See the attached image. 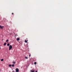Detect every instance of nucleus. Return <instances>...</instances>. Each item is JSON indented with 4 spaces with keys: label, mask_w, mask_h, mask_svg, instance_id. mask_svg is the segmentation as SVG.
Listing matches in <instances>:
<instances>
[{
    "label": "nucleus",
    "mask_w": 72,
    "mask_h": 72,
    "mask_svg": "<svg viewBox=\"0 0 72 72\" xmlns=\"http://www.w3.org/2000/svg\"><path fill=\"white\" fill-rule=\"evenodd\" d=\"M7 46H9V45H10V44H9V43H8L7 44Z\"/></svg>",
    "instance_id": "nucleus-9"
},
{
    "label": "nucleus",
    "mask_w": 72,
    "mask_h": 72,
    "mask_svg": "<svg viewBox=\"0 0 72 72\" xmlns=\"http://www.w3.org/2000/svg\"><path fill=\"white\" fill-rule=\"evenodd\" d=\"M35 72H37V71H35Z\"/></svg>",
    "instance_id": "nucleus-18"
},
{
    "label": "nucleus",
    "mask_w": 72,
    "mask_h": 72,
    "mask_svg": "<svg viewBox=\"0 0 72 72\" xmlns=\"http://www.w3.org/2000/svg\"><path fill=\"white\" fill-rule=\"evenodd\" d=\"M14 14V13H12V14Z\"/></svg>",
    "instance_id": "nucleus-17"
},
{
    "label": "nucleus",
    "mask_w": 72,
    "mask_h": 72,
    "mask_svg": "<svg viewBox=\"0 0 72 72\" xmlns=\"http://www.w3.org/2000/svg\"><path fill=\"white\" fill-rule=\"evenodd\" d=\"M25 58L26 59H28V57H26Z\"/></svg>",
    "instance_id": "nucleus-14"
},
{
    "label": "nucleus",
    "mask_w": 72,
    "mask_h": 72,
    "mask_svg": "<svg viewBox=\"0 0 72 72\" xmlns=\"http://www.w3.org/2000/svg\"><path fill=\"white\" fill-rule=\"evenodd\" d=\"M4 60V59H2L1 60V62H3V60Z\"/></svg>",
    "instance_id": "nucleus-7"
},
{
    "label": "nucleus",
    "mask_w": 72,
    "mask_h": 72,
    "mask_svg": "<svg viewBox=\"0 0 72 72\" xmlns=\"http://www.w3.org/2000/svg\"><path fill=\"white\" fill-rule=\"evenodd\" d=\"M12 63L14 64H15V62L13 61Z\"/></svg>",
    "instance_id": "nucleus-8"
},
{
    "label": "nucleus",
    "mask_w": 72,
    "mask_h": 72,
    "mask_svg": "<svg viewBox=\"0 0 72 72\" xmlns=\"http://www.w3.org/2000/svg\"><path fill=\"white\" fill-rule=\"evenodd\" d=\"M17 41H19V38H17Z\"/></svg>",
    "instance_id": "nucleus-4"
},
{
    "label": "nucleus",
    "mask_w": 72,
    "mask_h": 72,
    "mask_svg": "<svg viewBox=\"0 0 72 72\" xmlns=\"http://www.w3.org/2000/svg\"><path fill=\"white\" fill-rule=\"evenodd\" d=\"M9 67H11V66H12V65L10 64L9 65Z\"/></svg>",
    "instance_id": "nucleus-12"
},
{
    "label": "nucleus",
    "mask_w": 72,
    "mask_h": 72,
    "mask_svg": "<svg viewBox=\"0 0 72 72\" xmlns=\"http://www.w3.org/2000/svg\"><path fill=\"white\" fill-rule=\"evenodd\" d=\"M16 72H19V69H18L17 68L16 69Z\"/></svg>",
    "instance_id": "nucleus-2"
},
{
    "label": "nucleus",
    "mask_w": 72,
    "mask_h": 72,
    "mask_svg": "<svg viewBox=\"0 0 72 72\" xmlns=\"http://www.w3.org/2000/svg\"><path fill=\"white\" fill-rule=\"evenodd\" d=\"M25 42L27 43V40H25Z\"/></svg>",
    "instance_id": "nucleus-10"
},
{
    "label": "nucleus",
    "mask_w": 72,
    "mask_h": 72,
    "mask_svg": "<svg viewBox=\"0 0 72 72\" xmlns=\"http://www.w3.org/2000/svg\"><path fill=\"white\" fill-rule=\"evenodd\" d=\"M8 41H9V40H8V39H7L6 40V42H8Z\"/></svg>",
    "instance_id": "nucleus-13"
},
{
    "label": "nucleus",
    "mask_w": 72,
    "mask_h": 72,
    "mask_svg": "<svg viewBox=\"0 0 72 72\" xmlns=\"http://www.w3.org/2000/svg\"><path fill=\"white\" fill-rule=\"evenodd\" d=\"M1 71V69H0V71Z\"/></svg>",
    "instance_id": "nucleus-20"
},
{
    "label": "nucleus",
    "mask_w": 72,
    "mask_h": 72,
    "mask_svg": "<svg viewBox=\"0 0 72 72\" xmlns=\"http://www.w3.org/2000/svg\"><path fill=\"white\" fill-rule=\"evenodd\" d=\"M34 64H36V62H35L34 63Z\"/></svg>",
    "instance_id": "nucleus-15"
},
{
    "label": "nucleus",
    "mask_w": 72,
    "mask_h": 72,
    "mask_svg": "<svg viewBox=\"0 0 72 72\" xmlns=\"http://www.w3.org/2000/svg\"><path fill=\"white\" fill-rule=\"evenodd\" d=\"M12 67H14V65H12Z\"/></svg>",
    "instance_id": "nucleus-11"
},
{
    "label": "nucleus",
    "mask_w": 72,
    "mask_h": 72,
    "mask_svg": "<svg viewBox=\"0 0 72 72\" xmlns=\"http://www.w3.org/2000/svg\"><path fill=\"white\" fill-rule=\"evenodd\" d=\"M0 49H1V47H0Z\"/></svg>",
    "instance_id": "nucleus-19"
},
{
    "label": "nucleus",
    "mask_w": 72,
    "mask_h": 72,
    "mask_svg": "<svg viewBox=\"0 0 72 72\" xmlns=\"http://www.w3.org/2000/svg\"><path fill=\"white\" fill-rule=\"evenodd\" d=\"M4 28V26H1L0 25V28Z\"/></svg>",
    "instance_id": "nucleus-3"
},
{
    "label": "nucleus",
    "mask_w": 72,
    "mask_h": 72,
    "mask_svg": "<svg viewBox=\"0 0 72 72\" xmlns=\"http://www.w3.org/2000/svg\"><path fill=\"white\" fill-rule=\"evenodd\" d=\"M30 72H35V70H33V71L31 70Z\"/></svg>",
    "instance_id": "nucleus-6"
},
{
    "label": "nucleus",
    "mask_w": 72,
    "mask_h": 72,
    "mask_svg": "<svg viewBox=\"0 0 72 72\" xmlns=\"http://www.w3.org/2000/svg\"><path fill=\"white\" fill-rule=\"evenodd\" d=\"M12 49V46L11 45H10L9 46V50H10L11 49Z\"/></svg>",
    "instance_id": "nucleus-1"
},
{
    "label": "nucleus",
    "mask_w": 72,
    "mask_h": 72,
    "mask_svg": "<svg viewBox=\"0 0 72 72\" xmlns=\"http://www.w3.org/2000/svg\"><path fill=\"white\" fill-rule=\"evenodd\" d=\"M6 42H5L4 44V46H5L6 45Z\"/></svg>",
    "instance_id": "nucleus-5"
},
{
    "label": "nucleus",
    "mask_w": 72,
    "mask_h": 72,
    "mask_svg": "<svg viewBox=\"0 0 72 72\" xmlns=\"http://www.w3.org/2000/svg\"><path fill=\"white\" fill-rule=\"evenodd\" d=\"M31 56V54H30V55H29V57H30Z\"/></svg>",
    "instance_id": "nucleus-16"
}]
</instances>
